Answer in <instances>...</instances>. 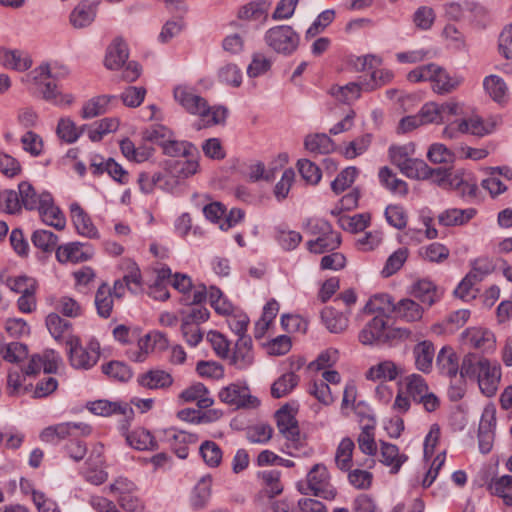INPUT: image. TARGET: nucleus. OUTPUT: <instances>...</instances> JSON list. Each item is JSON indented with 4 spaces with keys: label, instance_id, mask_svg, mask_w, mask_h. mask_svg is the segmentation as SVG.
<instances>
[{
    "label": "nucleus",
    "instance_id": "f257e3e1",
    "mask_svg": "<svg viewBox=\"0 0 512 512\" xmlns=\"http://www.w3.org/2000/svg\"><path fill=\"white\" fill-rule=\"evenodd\" d=\"M173 98L186 112L199 116L205 126L225 122L227 109L222 106L210 107L206 99L199 95L193 86L187 84L175 86Z\"/></svg>",
    "mask_w": 512,
    "mask_h": 512
},
{
    "label": "nucleus",
    "instance_id": "f03ea898",
    "mask_svg": "<svg viewBox=\"0 0 512 512\" xmlns=\"http://www.w3.org/2000/svg\"><path fill=\"white\" fill-rule=\"evenodd\" d=\"M380 311L379 313H381ZM410 331L388 325V318L382 314L376 315L359 333V341L363 345L391 344L395 340L407 338Z\"/></svg>",
    "mask_w": 512,
    "mask_h": 512
},
{
    "label": "nucleus",
    "instance_id": "7ed1b4c3",
    "mask_svg": "<svg viewBox=\"0 0 512 512\" xmlns=\"http://www.w3.org/2000/svg\"><path fill=\"white\" fill-rule=\"evenodd\" d=\"M407 79L413 83L430 81L433 91L438 94L450 93L462 82L461 77L449 75L443 68L434 63L418 66L407 74Z\"/></svg>",
    "mask_w": 512,
    "mask_h": 512
},
{
    "label": "nucleus",
    "instance_id": "20e7f679",
    "mask_svg": "<svg viewBox=\"0 0 512 512\" xmlns=\"http://www.w3.org/2000/svg\"><path fill=\"white\" fill-rule=\"evenodd\" d=\"M384 305H387V308H391L397 318L406 322L419 321L424 312L423 307L415 300L403 298L396 304H393L388 294H380L371 298L365 305L364 311L366 313L385 311L386 307Z\"/></svg>",
    "mask_w": 512,
    "mask_h": 512
},
{
    "label": "nucleus",
    "instance_id": "39448f33",
    "mask_svg": "<svg viewBox=\"0 0 512 512\" xmlns=\"http://www.w3.org/2000/svg\"><path fill=\"white\" fill-rule=\"evenodd\" d=\"M298 490L303 495L312 494L326 500L336 496V489L330 482V475L323 464H315L307 474L306 480L298 483Z\"/></svg>",
    "mask_w": 512,
    "mask_h": 512
},
{
    "label": "nucleus",
    "instance_id": "423d86ee",
    "mask_svg": "<svg viewBox=\"0 0 512 512\" xmlns=\"http://www.w3.org/2000/svg\"><path fill=\"white\" fill-rule=\"evenodd\" d=\"M264 41L276 53L288 56L297 50L300 36L291 26L278 25L266 31Z\"/></svg>",
    "mask_w": 512,
    "mask_h": 512
},
{
    "label": "nucleus",
    "instance_id": "0eeeda50",
    "mask_svg": "<svg viewBox=\"0 0 512 512\" xmlns=\"http://www.w3.org/2000/svg\"><path fill=\"white\" fill-rule=\"evenodd\" d=\"M71 365L77 369H90L99 359V345L91 342L88 347H83L80 340L69 336L66 340Z\"/></svg>",
    "mask_w": 512,
    "mask_h": 512
},
{
    "label": "nucleus",
    "instance_id": "6e6552de",
    "mask_svg": "<svg viewBox=\"0 0 512 512\" xmlns=\"http://www.w3.org/2000/svg\"><path fill=\"white\" fill-rule=\"evenodd\" d=\"M158 436L159 439L166 443L180 459L187 458L188 444L196 443L198 441L196 434L178 430L174 427L158 430Z\"/></svg>",
    "mask_w": 512,
    "mask_h": 512
},
{
    "label": "nucleus",
    "instance_id": "1a4fd4ad",
    "mask_svg": "<svg viewBox=\"0 0 512 512\" xmlns=\"http://www.w3.org/2000/svg\"><path fill=\"white\" fill-rule=\"evenodd\" d=\"M496 428V408L494 405H487L483 409L479 428H478V446L483 454L492 450Z\"/></svg>",
    "mask_w": 512,
    "mask_h": 512
},
{
    "label": "nucleus",
    "instance_id": "9d476101",
    "mask_svg": "<svg viewBox=\"0 0 512 512\" xmlns=\"http://www.w3.org/2000/svg\"><path fill=\"white\" fill-rule=\"evenodd\" d=\"M91 427L84 423L65 422L45 428L40 438L44 442L56 443L68 436L89 435Z\"/></svg>",
    "mask_w": 512,
    "mask_h": 512
},
{
    "label": "nucleus",
    "instance_id": "9b49d317",
    "mask_svg": "<svg viewBox=\"0 0 512 512\" xmlns=\"http://www.w3.org/2000/svg\"><path fill=\"white\" fill-rule=\"evenodd\" d=\"M219 398L222 402L236 408H254L259 404L258 399L250 394L249 388L239 384H230L222 388Z\"/></svg>",
    "mask_w": 512,
    "mask_h": 512
},
{
    "label": "nucleus",
    "instance_id": "f8f14e48",
    "mask_svg": "<svg viewBox=\"0 0 512 512\" xmlns=\"http://www.w3.org/2000/svg\"><path fill=\"white\" fill-rule=\"evenodd\" d=\"M94 254L93 247L88 243L69 242L56 249V259L60 263H81L88 261Z\"/></svg>",
    "mask_w": 512,
    "mask_h": 512
},
{
    "label": "nucleus",
    "instance_id": "ddd939ff",
    "mask_svg": "<svg viewBox=\"0 0 512 512\" xmlns=\"http://www.w3.org/2000/svg\"><path fill=\"white\" fill-rule=\"evenodd\" d=\"M41 205L37 208L40 218L46 225L57 230H63L66 226V219L59 207L54 203L53 197L48 192H42Z\"/></svg>",
    "mask_w": 512,
    "mask_h": 512
},
{
    "label": "nucleus",
    "instance_id": "4468645a",
    "mask_svg": "<svg viewBox=\"0 0 512 512\" xmlns=\"http://www.w3.org/2000/svg\"><path fill=\"white\" fill-rule=\"evenodd\" d=\"M32 58L28 52L20 49L0 47V65L6 69L24 72L31 68Z\"/></svg>",
    "mask_w": 512,
    "mask_h": 512
},
{
    "label": "nucleus",
    "instance_id": "2eb2a0df",
    "mask_svg": "<svg viewBox=\"0 0 512 512\" xmlns=\"http://www.w3.org/2000/svg\"><path fill=\"white\" fill-rule=\"evenodd\" d=\"M500 379V367L485 360L482 370L476 378L481 392L487 397L494 396L498 390Z\"/></svg>",
    "mask_w": 512,
    "mask_h": 512
},
{
    "label": "nucleus",
    "instance_id": "dca6fc26",
    "mask_svg": "<svg viewBox=\"0 0 512 512\" xmlns=\"http://www.w3.org/2000/svg\"><path fill=\"white\" fill-rule=\"evenodd\" d=\"M100 0H82L72 10L69 20L76 29L85 28L93 23Z\"/></svg>",
    "mask_w": 512,
    "mask_h": 512
},
{
    "label": "nucleus",
    "instance_id": "f3484780",
    "mask_svg": "<svg viewBox=\"0 0 512 512\" xmlns=\"http://www.w3.org/2000/svg\"><path fill=\"white\" fill-rule=\"evenodd\" d=\"M275 419L279 432L295 447L300 440L298 422L287 405L280 408Z\"/></svg>",
    "mask_w": 512,
    "mask_h": 512
},
{
    "label": "nucleus",
    "instance_id": "a211bd4d",
    "mask_svg": "<svg viewBox=\"0 0 512 512\" xmlns=\"http://www.w3.org/2000/svg\"><path fill=\"white\" fill-rule=\"evenodd\" d=\"M88 409L95 415L111 416L113 414H120L125 419H131L134 411L128 403L125 402H111L108 400H96L88 404Z\"/></svg>",
    "mask_w": 512,
    "mask_h": 512
},
{
    "label": "nucleus",
    "instance_id": "6ab92c4d",
    "mask_svg": "<svg viewBox=\"0 0 512 512\" xmlns=\"http://www.w3.org/2000/svg\"><path fill=\"white\" fill-rule=\"evenodd\" d=\"M70 213L78 234L90 239L99 237L98 230L93 225L91 218L78 203L75 202L70 205Z\"/></svg>",
    "mask_w": 512,
    "mask_h": 512
},
{
    "label": "nucleus",
    "instance_id": "aec40b11",
    "mask_svg": "<svg viewBox=\"0 0 512 512\" xmlns=\"http://www.w3.org/2000/svg\"><path fill=\"white\" fill-rule=\"evenodd\" d=\"M497 122L494 120L484 121L478 115H472L457 121V129L461 133H470L475 136H484L491 133Z\"/></svg>",
    "mask_w": 512,
    "mask_h": 512
},
{
    "label": "nucleus",
    "instance_id": "412c9836",
    "mask_svg": "<svg viewBox=\"0 0 512 512\" xmlns=\"http://www.w3.org/2000/svg\"><path fill=\"white\" fill-rule=\"evenodd\" d=\"M464 344L476 349L487 350L495 343L494 334L484 328L472 327L462 333Z\"/></svg>",
    "mask_w": 512,
    "mask_h": 512
},
{
    "label": "nucleus",
    "instance_id": "4be33fe9",
    "mask_svg": "<svg viewBox=\"0 0 512 512\" xmlns=\"http://www.w3.org/2000/svg\"><path fill=\"white\" fill-rule=\"evenodd\" d=\"M408 460V456L401 454L399 448L392 443L380 442V459L379 461L390 468V473L396 474L401 466Z\"/></svg>",
    "mask_w": 512,
    "mask_h": 512
},
{
    "label": "nucleus",
    "instance_id": "5701e85b",
    "mask_svg": "<svg viewBox=\"0 0 512 512\" xmlns=\"http://www.w3.org/2000/svg\"><path fill=\"white\" fill-rule=\"evenodd\" d=\"M486 274H488L487 269L482 272H478L477 268H473L456 287L454 294L464 301L474 299L478 291L474 286L482 281Z\"/></svg>",
    "mask_w": 512,
    "mask_h": 512
},
{
    "label": "nucleus",
    "instance_id": "b1692460",
    "mask_svg": "<svg viewBox=\"0 0 512 512\" xmlns=\"http://www.w3.org/2000/svg\"><path fill=\"white\" fill-rule=\"evenodd\" d=\"M230 362L237 369H246L253 362L251 337L238 338Z\"/></svg>",
    "mask_w": 512,
    "mask_h": 512
},
{
    "label": "nucleus",
    "instance_id": "393cba45",
    "mask_svg": "<svg viewBox=\"0 0 512 512\" xmlns=\"http://www.w3.org/2000/svg\"><path fill=\"white\" fill-rule=\"evenodd\" d=\"M137 382L140 386L147 389H163L172 385L173 378L168 372L155 369L140 374Z\"/></svg>",
    "mask_w": 512,
    "mask_h": 512
},
{
    "label": "nucleus",
    "instance_id": "a878e982",
    "mask_svg": "<svg viewBox=\"0 0 512 512\" xmlns=\"http://www.w3.org/2000/svg\"><path fill=\"white\" fill-rule=\"evenodd\" d=\"M129 56L127 44L120 38H116L108 47L105 66L110 70H117L127 61Z\"/></svg>",
    "mask_w": 512,
    "mask_h": 512
},
{
    "label": "nucleus",
    "instance_id": "bb28decb",
    "mask_svg": "<svg viewBox=\"0 0 512 512\" xmlns=\"http://www.w3.org/2000/svg\"><path fill=\"white\" fill-rule=\"evenodd\" d=\"M179 397L184 402H196L200 409L209 408L214 403V400L209 395L208 389L202 383H195L184 389Z\"/></svg>",
    "mask_w": 512,
    "mask_h": 512
},
{
    "label": "nucleus",
    "instance_id": "cd10ccee",
    "mask_svg": "<svg viewBox=\"0 0 512 512\" xmlns=\"http://www.w3.org/2000/svg\"><path fill=\"white\" fill-rule=\"evenodd\" d=\"M436 366L441 374L455 378L459 371V359L450 347H443L436 358Z\"/></svg>",
    "mask_w": 512,
    "mask_h": 512
},
{
    "label": "nucleus",
    "instance_id": "c85d7f7f",
    "mask_svg": "<svg viewBox=\"0 0 512 512\" xmlns=\"http://www.w3.org/2000/svg\"><path fill=\"white\" fill-rule=\"evenodd\" d=\"M435 349L430 341H422L413 348V356L416 368L424 373H428L432 369Z\"/></svg>",
    "mask_w": 512,
    "mask_h": 512
},
{
    "label": "nucleus",
    "instance_id": "c756f323",
    "mask_svg": "<svg viewBox=\"0 0 512 512\" xmlns=\"http://www.w3.org/2000/svg\"><path fill=\"white\" fill-rule=\"evenodd\" d=\"M68 73L67 68L59 66L58 64L43 63L34 70H32L27 76V81L32 83H43L49 79H57L64 77Z\"/></svg>",
    "mask_w": 512,
    "mask_h": 512
},
{
    "label": "nucleus",
    "instance_id": "7c9ffc66",
    "mask_svg": "<svg viewBox=\"0 0 512 512\" xmlns=\"http://www.w3.org/2000/svg\"><path fill=\"white\" fill-rule=\"evenodd\" d=\"M271 3L267 0H255L241 6L237 12L240 20H266Z\"/></svg>",
    "mask_w": 512,
    "mask_h": 512
},
{
    "label": "nucleus",
    "instance_id": "2f4dec72",
    "mask_svg": "<svg viewBox=\"0 0 512 512\" xmlns=\"http://www.w3.org/2000/svg\"><path fill=\"white\" fill-rule=\"evenodd\" d=\"M375 419L367 416V423L361 428L357 442L359 449L366 455L374 456L377 453V444L375 442Z\"/></svg>",
    "mask_w": 512,
    "mask_h": 512
},
{
    "label": "nucleus",
    "instance_id": "473e14b6",
    "mask_svg": "<svg viewBox=\"0 0 512 512\" xmlns=\"http://www.w3.org/2000/svg\"><path fill=\"white\" fill-rule=\"evenodd\" d=\"M341 244V236L339 233L330 229L329 232L322 236H318L315 240L307 242V249L311 253L322 254L337 249Z\"/></svg>",
    "mask_w": 512,
    "mask_h": 512
},
{
    "label": "nucleus",
    "instance_id": "72a5a7b5",
    "mask_svg": "<svg viewBox=\"0 0 512 512\" xmlns=\"http://www.w3.org/2000/svg\"><path fill=\"white\" fill-rule=\"evenodd\" d=\"M476 214L473 208L457 209L451 208L438 215V223L445 227L463 225L472 219Z\"/></svg>",
    "mask_w": 512,
    "mask_h": 512
},
{
    "label": "nucleus",
    "instance_id": "f704fd0d",
    "mask_svg": "<svg viewBox=\"0 0 512 512\" xmlns=\"http://www.w3.org/2000/svg\"><path fill=\"white\" fill-rule=\"evenodd\" d=\"M361 91H363V83H355L350 82L344 86L334 85L330 88L329 93L333 96L337 101L345 104H349L355 100H357Z\"/></svg>",
    "mask_w": 512,
    "mask_h": 512
},
{
    "label": "nucleus",
    "instance_id": "c9c22d12",
    "mask_svg": "<svg viewBox=\"0 0 512 512\" xmlns=\"http://www.w3.org/2000/svg\"><path fill=\"white\" fill-rule=\"evenodd\" d=\"M0 281L11 291L18 294H25L29 291H36L38 284L36 279L26 275L0 276Z\"/></svg>",
    "mask_w": 512,
    "mask_h": 512
},
{
    "label": "nucleus",
    "instance_id": "e433bc0d",
    "mask_svg": "<svg viewBox=\"0 0 512 512\" xmlns=\"http://www.w3.org/2000/svg\"><path fill=\"white\" fill-rule=\"evenodd\" d=\"M85 128L86 125L77 127L72 119L66 117L59 119L56 128V133L62 141L68 144H72L79 139V137L83 134Z\"/></svg>",
    "mask_w": 512,
    "mask_h": 512
},
{
    "label": "nucleus",
    "instance_id": "4c0bfd02",
    "mask_svg": "<svg viewBox=\"0 0 512 512\" xmlns=\"http://www.w3.org/2000/svg\"><path fill=\"white\" fill-rule=\"evenodd\" d=\"M18 194L21 208L32 211L41 205L42 193L38 194L31 183L22 181L18 184Z\"/></svg>",
    "mask_w": 512,
    "mask_h": 512
},
{
    "label": "nucleus",
    "instance_id": "58836bf2",
    "mask_svg": "<svg viewBox=\"0 0 512 512\" xmlns=\"http://www.w3.org/2000/svg\"><path fill=\"white\" fill-rule=\"evenodd\" d=\"M125 438L128 445L137 450H152L156 448L153 436L144 428H138L126 433Z\"/></svg>",
    "mask_w": 512,
    "mask_h": 512
},
{
    "label": "nucleus",
    "instance_id": "ea45409f",
    "mask_svg": "<svg viewBox=\"0 0 512 512\" xmlns=\"http://www.w3.org/2000/svg\"><path fill=\"white\" fill-rule=\"evenodd\" d=\"M413 296L421 303L431 306L439 298L436 286L429 280L423 279L414 284Z\"/></svg>",
    "mask_w": 512,
    "mask_h": 512
},
{
    "label": "nucleus",
    "instance_id": "a19ab883",
    "mask_svg": "<svg viewBox=\"0 0 512 512\" xmlns=\"http://www.w3.org/2000/svg\"><path fill=\"white\" fill-rule=\"evenodd\" d=\"M321 318L330 332L339 333L348 326L347 317L332 307H325L321 311Z\"/></svg>",
    "mask_w": 512,
    "mask_h": 512
},
{
    "label": "nucleus",
    "instance_id": "79ce46f5",
    "mask_svg": "<svg viewBox=\"0 0 512 512\" xmlns=\"http://www.w3.org/2000/svg\"><path fill=\"white\" fill-rule=\"evenodd\" d=\"M41 86V93L46 101L58 106H69L74 98L71 94H61L57 91V87L52 82L46 80L43 83H34Z\"/></svg>",
    "mask_w": 512,
    "mask_h": 512
},
{
    "label": "nucleus",
    "instance_id": "37998d69",
    "mask_svg": "<svg viewBox=\"0 0 512 512\" xmlns=\"http://www.w3.org/2000/svg\"><path fill=\"white\" fill-rule=\"evenodd\" d=\"M305 149L315 154H328L334 150L333 141L326 134H314L306 136Z\"/></svg>",
    "mask_w": 512,
    "mask_h": 512
},
{
    "label": "nucleus",
    "instance_id": "c03bdc74",
    "mask_svg": "<svg viewBox=\"0 0 512 512\" xmlns=\"http://www.w3.org/2000/svg\"><path fill=\"white\" fill-rule=\"evenodd\" d=\"M380 183L390 190L393 193H398L400 195H406L408 192L407 183L399 178L393 173V171L385 166L379 170L378 174Z\"/></svg>",
    "mask_w": 512,
    "mask_h": 512
},
{
    "label": "nucleus",
    "instance_id": "a18cd8bd",
    "mask_svg": "<svg viewBox=\"0 0 512 512\" xmlns=\"http://www.w3.org/2000/svg\"><path fill=\"white\" fill-rule=\"evenodd\" d=\"M114 96L101 95L87 101L82 108L81 116L84 119H91L107 112V107Z\"/></svg>",
    "mask_w": 512,
    "mask_h": 512
},
{
    "label": "nucleus",
    "instance_id": "49530a36",
    "mask_svg": "<svg viewBox=\"0 0 512 512\" xmlns=\"http://www.w3.org/2000/svg\"><path fill=\"white\" fill-rule=\"evenodd\" d=\"M415 155V144L409 142L403 145H392L389 148L391 162L399 169L409 163Z\"/></svg>",
    "mask_w": 512,
    "mask_h": 512
},
{
    "label": "nucleus",
    "instance_id": "de8ad7c7",
    "mask_svg": "<svg viewBox=\"0 0 512 512\" xmlns=\"http://www.w3.org/2000/svg\"><path fill=\"white\" fill-rule=\"evenodd\" d=\"M299 383V376L293 372L280 376L271 386L274 398H281L289 394Z\"/></svg>",
    "mask_w": 512,
    "mask_h": 512
},
{
    "label": "nucleus",
    "instance_id": "09e8293b",
    "mask_svg": "<svg viewBox=\"0 0 512 512\" xmlns=\"http://www.w3.org/2000/svg\"><path fill=\"white\" fill-rule=\"evenodd\" d=\"M400 171L410 179L427 180L431 176L432 168L425 161L413 158L409 163L400 168Z\"/></svg>",
    "mask_w": 512,
    "mask_h": 512
},
{
    "label": "nucleus",
    "instance_id": "8fccbe9b",
    "mask_svg": "<svg viewBox=\"0 0 512 512\" xmlns=\"http://www.w3.org/2000/svg\"><path fill=\"white\" fill-rule=\"evenodd\" d=\"M95 305L99 316L108 318L113 309V296L111 288L103 283L97 290L95 295Z\"/></svg>",
    "mask_w": 512,
    "mask_h": 512
},
{
    "label": "nucleus",
    "instance_id": "3c124183",
    "mask_svg": "<svg viewBox=\"0 0 512 512\" xmlns=\"http://www.w3.org/2000/svg\"><path fill=\"white\" fill-rule=\"evenodd\" d=\"M211 483L210 477H203L196 484L191 496V504L194 508L200 509L207 504L211 497Z\"/></svg>",
    "mask_w": 512,
    "mask_h": 512
},
{
    "label": "nucleus",
    "instance_id": "603ef678",
    "mask_svg": "<svg viewBox=\"0 0 512 512\" xmlns=\"http://www.w3.org/2000/svg\"><path fill=\"white\" fill-rule=\"evenodd\" d=\"M32 243L43 252L56 251L59 238L49 230H35L31 236Z\"/></svg>",
    "mask_w": 512,
    "mask_h": 512
},
{
    "label": "nucleus",
    "instance_id": "864d4df0",
    "mask_svg": "<svg viewBox=\"0 0 512 512\" xmlns=\"http://www.w3.org/2000/svg\"><path fill=\"white\" fill-rule=\"evenodd\" d=\"M198 167V162L195 160H174L167 163V170L179 181L194 175Z\"/></svg>",
    "mask_w": 512,
    "mask_h": 512
},
{
    "label": "nucleus",
    "instance_id": "5fc2aeb1",
    "mask_svg": "<svg viewBox=\"0 0 512 512\" xmlns=\"http://www.w3.org/2000/svg\"><path fill=\"white\" fill-rule=\"evenodd\" d=\"M398 376V367L392 361H384L371 367L366 374L369 380H394Z\"/></svg>",
    "mask_w": 512,
    "mask_h": 512
},
{
    "label": "nucleus",
    "instance_id": "6e6d98bb",
    "mask_svg": "<svg viewBox=\"0 0 512 512\" xmlns=\"http://www.w3.org/2000/svg\"><path fill=\"white\" fill-rule=\"evenodd\" d=\"M354 447V442L348 437L343 438L338 445L335 462L337 467L342 471H348L350 469Z\"/></svg>",
    "mask_w": 512,
    "mask_h": 512
},
{
    "label": "nucleus",
    "instance_id": "4d7b16f0",
    "mask_svg": "<svg viewBox=\"0 0 512 512\" xmlns=\"http://www.w3.org/2000/svg\"><path fill=\"white\" fill-rule=\"evenodd\" d=\"M486 359H479L474 354L466 355L459 367L460 377L462 379H473L476 380L480 371L482 370V366L484 365Z\"/></svg>",
    "mask_w": 512,
    "mask_h": 512
},
{
    "label": "nucleus",
    "instance_id": "13d9d810",
    "mask_svg": "<svg viewBox=\"0 0 512 512\" xmlns=\"http://www.w3.org/2000/svg\"><path fill=\"white\" fill-rule=\"evenodd\" d=\"M164 154L170 157H188L193 155L197 148L190 142L178 141L174 139V136L162 148Z\"/></svg>",
    "mask_w": 512,
    "mask_h": 512
},
{
    "label": "nucleus",
    "instance_id": "bf43d9fd",
    "mask_svg": "<svg viewBox=\"0 0 512 512\" xmlns=\"http://www.w3.org/2000/svg\"><path fill=\"white\" fill-rule=\"evenodd\" d=\"M394 78L392 71L388 69H374L369 80H364L363 91L371 92L389 84Z\"/></svg>",
    "mask_w": 512,
    "mask_h": 512
},
{
    "label": "nucleus",
    "instance_id": "052dcab7",
    "mask_svg": "<svg viewBox=\"0 0 512 512\" xmlns=\"http://www.w3.org/2000/svg\"><path fill=\"white\" fill-rule=\"evenodd\" d=\"M409 250L401 247L394 251L386 260V263L381 271L384 277H390L398 272L404 263L407 261Z\"/></svg>",
    "mask_w": 512,
    "mask_h": 512
},
{
    "label": "nucleus",
    "instance_id": "680f3d73",
    "mask_svg": "<svg viewBox=\"0 0 512 512\" xmlns=\"http://www.w3.org/2000/svg\"><path fill=\"white\" fill-rule=\"evenodd\" d=\"M405 387L407 394L416 402L424 396L428 391L429 387L425 379L419 374L408 375L405 380Z\"/></svg>",
    "mask_w": 512,
    "mask_h": 512
},
{
    "label": "nucleus",
    "instance_id": "e2e57ef3",
    "mask_svg": "<svg viewBox=\"0 0 512 512\" xmlns=\"http://www.w3.org/2000/svg\"><path fill=\"white\" fill-rule=\"evenodd\" d=\"M483 86L490 97L496 102L503 101L506 96V83L501 77L497 75L487 76L483 81Z\"/></svg>",
    "mask_w": 512,
    "mask_h": 512
},
{
    "label": "nucleus",
    "instance_id": "0e129e2a",
    "mask_svg": "<svg viewBox=\"0 0 512 512\" xmlns=\"http://www.w3.org/2000/svg\"><path fill=\"white\" fill-rule=\"evenodd\" d=\"M221 83L233 87H239L242 83L241 69L235 63H226L222 65L217 73Z\"/></svg>",
    "mask_w": 512,
    "mask_h": 512
},
{
    "label": "nucleus",
    "instance_id": "69168bd1",
    "mask_svg": "<svg viewBox=\"0 0 512 512\" xmlns=\"http://www.w3.org/2000/svg\"><path fill=\"white\" fill-rule=\"evenodd\" d=\"M119 126V122L116 118H104L98 122H95L88 131V136L91 141L98 142L107 133L116 131Z\"/></svg>",
    "mask_w": 512,
    "mask_h": 512
},
{
    "label": "nucleus",
    "instance_id": "338daca9",
    "mask_svg": "<svg viewBox=\"0 0 512 512\" xmlns=\"http://www.w3.org/2000/svg\"><path fill=\"white\" fill-rule=\"evenodd\" d=\"M199 453L203 458L204 462L209 467H217L221 463L222 460V450L217 443L214 441L206 440L204 441L200 448Z\"/></svg>",
    "mask_w": 512,
    "mask_h": 512
},
{
    "label": "nucleus",
    "instance_id": "774afa93",
    "mask_svg": "<svg viewBox=\"0 0 512 512\" xmlns=\"http://www.w3.org/2000/svg\"><path fill=\"white\" fill-rule=\"evenodd\" d=\"M492 492L503 498L506 505H512V476L504 475L492 481L490 484Z\"/></svg>",
    "mask_w": 512,
    "mask_h": 512
}]
</instances>
